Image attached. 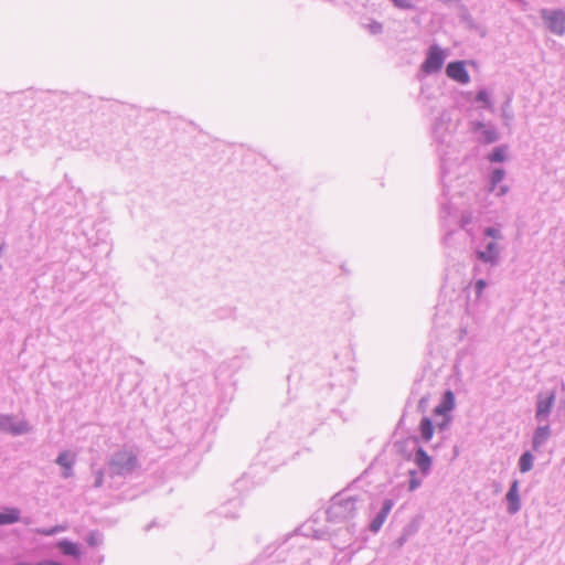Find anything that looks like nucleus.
Wrapping results in <instances>:
<instances>
[{
	"label": "nucleus",
	"instance_id": "8",
	"mask_svg": "<svg viewBox=\"0 0 565 565\" xmlns=\"http://www.w3.org/2000/svg\"><path fill=\"white\" fill-rule=\"evenodd\" d=\"M445 72L450 79L459 84L465 85L470 82V76L463 61L449 62L446 66Z\"/></svg>",
	"mask_w": 565,
	"mask_h": 565
},
{
	"label": "nucleus",
	"instance_id": "39",
	"mask_svg": "<svg viewBox=\"0 0 565 565\" xmlns=\"http://www.w3.org/2000/svg\"><path fill=\"white\" fill-rule=\"evenodd\" d=\"M438 152H439V158H440V179L444 182V180L448 173L447 160L445 158V153L440 152L439 150H438Z\"/></svg>",
	"mask_w": 565,
	"mask_h": 565
},
{
	"label": "nucleus",
	"instance_id": "12",
	"mask_svg": "<svg viewBox=\"0 0 565 565\" xmlns=\"http://www.w3.org/2000/svg\"><path fill=\"white\" fill-rule=\"evenodd\" d=\"M416 467L418 468L419 473L422 477H427L431 472V466L433 460L431 457L427 454V451L419 446L417 450L415 451V455L412 457V459Z\"/></svg>",
	"mask_w": 565,
	"mask_h": 565
},
{
	"label": "nucleus",
	"instance_id": "37",
	"mask_svg": "<svg viewBox=\"0 0 565 565\" xmlns=\"http://www.w3.org/2000/svg\"><path fill=\"white\" fill-rule=\"evenodd\" d=\"M12 422L13 417L11 415H0V430L9 433Z\"/></svg>",
	"mask_w": 565,
	"mask_h": 565
},
{
	"label": "nucleus",
	"instance_id": "25",
	"mask_svg": "<svg viewBox=\"0 0 565 565\" xmlns=\"http://www.w3.org/2000/svg\"><path fill=\"white\" fill-rule=\"evenodd\" d=\"M505 177V170L502 168H494L489 177V184H490V191H495L499 183L502 182V180Z\"/></svg>",
	"mask_w": 565,
	"mask_h": 565
},
{
	"label": "nucleus",
	"instance_id": "26",
	"mask_svg": "<svg viewBox=\"0 0 565 565\" xmlns=\"http://www.w3.org/2000/svg\"><path fill=\"white\" fill-rule=\"evenodd\" d=\"M30 431V426L28 422L20 420V422H12L11 426L9 427V433L13 436H20L28 434Z\"/></svg>",
	"mask_w": 565,
	"mask_h": 565
},
{
	"label": "nucleus",
	"instance_id": "9",
	"mask_svg": "<svg viewBox=\"0 0 565 565\" xmlns=\"http://www.w3.org/2000/svg\"><path fill=\"white\" fill-rule=\"evenodd\" d=\"M551 436H552V429H551L550 422L539 424V426L533 431L532 441H531L532 449L535 452H539L540 449L551 438Z\"/></svg>",
	"mask_w": 565,
	"mask_h": 565
},
{
	"label": "nucleus",
	"instance_id": "1",
	"mask_svg": "<svg viewBox=\"0 0 565 565\" xmlns=\"http://www.w3.org/2000/svg\"><path fill=\"white\" fill-rule=\"evenodd\" d=\"M139 468V460L132 450L115 451L106 463V475L110 480L109 488H119Z\"/></svg>",
	"mask_w": 565,
	"mask_h": 565
},
{
	"label": "nucleus",
	"instance_id": "11",
	"mask_svg": "<svg viewBox=\"0 0 565 565\" xmlns=\"http://www.w3.org/2000/svg\"><path fill=\"white\" fill-rule=\"evenodd\" d=\"M394 507L393 499H384L381 505V509L375 514V516L370 522L369 529L371 532L376 533L381 530L383 523L385 522L387 515Z\"/></svg>",
	"mask_w": 565,
	"mask_h": 565
},
{
	"label": "nucleus",
	"instance_id": "46",
	"mask_svg": "<svg viewBox=\"0 0 565 565\" xmlns=\"http://www.w3.org/2000/svg\"><path fill=\"white\" fill-rule=\"evenodd\" d=\"M562 407H565V401H561L558 406V412H561Z\"/></svg>",
	"mask_w": 565,
	"mask_h": 565
},
{
	"label": "nucleus",
	"instance_id": "15",
	"mask_svg": "<svg viewBox=\"0 0 565 565\" xmlns=\"http://www.w3.org/2000/svg\"><path fill=\"white\" fill-rule=\"evenodd\" d=\"M241 505L242 500L239 498L231 499L217 509V514L225 519L234 520L238 518V510Z\"/></svg>",
	"mask_w": 565,
	"mask_h": 565
},
{
	"label": "nucleus",
	"instance_id": "23",
	"mask_svg": "<svg viewBox=\"0 0 565 565\" xmlns=\"http://www.w3.org/2000/svg\"><path fill=\"white\" fill-rule=\"evenodd\" d=\"M478 127L481 130V140L484 143H493L499 140V134L494 127H486L484 124L478 122Z\"/></svg>",
	"mask_w": 565,
	"mask_h": 565
},
{
	"label": "nucleus",
	"instance_id": "16",
	"mask_svg": "<svg viewBox=\"0 0 565 565\" xmlns=\"http://www.w3.org/2000/svg\"><path fill=\"white\" fill-rule=\"evenodd\" d=\"M446 114L443 111L438 118H436L433 125V137L434 140L440 145L446 142Z\"/></svg>",
	"mask_w": 565,
	"mask_h": 565
},
{
	"label": "nucleus",
	"instance_id": "32",
	"mask_svg": "<svg viewBox=\"0 0 565 565\" xmlns=\"http://www.w3.org/2000/svg\"><path fill=\"white\" fill-rule=\"evenodd\" d=\"M483 236L492 238V241H494V242L503 239V235H502L500 228H498L495 226L484 227Z\"/></svg>",
	"mask_w": 565,
	"mask_h": 565
},
{
	"label": "nucleus",
	"instance_id": "18",
	"mask_svg": "<svg viewBox=\"0 0 565 565\" xmlns=\"http://www.w3.org/2000/svg\"><path fill=\"white\" fill-rule=\"evenodd\" d=\"M418 431H419V436H417V437L419 438V443L420 441L428 443L433 438V435L435 431V425H434L433 420L429 417L424 416L420 419V423L418 426Z\"/></svg>",
	"mask_w": 565,
	"mask_h": 565
},
{
	"label": "nucleus",
	"instance_id": "10",
	"mask_svg": "<svg viewBox=\"0 0 565 565\" xmlns=\"http://www.w3.org/2000/svg\"><path fill=\"white\" fill-rule=\"evenodd\" d=\"M507 510L511 515L516 514L521 510V498L519 494V480L513 479L505 494Z\"/></svg>",
	"mask_w": 565,
	"mask_h": 565
},
{
	"label": "nucleus",
	"instance_id": "43",
	"mask_svg": "<svg viewBox=\"0 0 565 565\" xmlns=\"http://www.w3.org/2000/svg\"><path fill=\"white\" fill-rule=\"evenodd\" d=\"M427 403H428V398L426 396L420 397V399L418 402V409L424 413L426 409Z\"/></svg>",
	"mask_w": 565,
	"mask_h": 565
},
{
	"label": "nucleus",
	"instance_id": "42",
	"mask_svg": "<svg viewBox=\"0 0 565 565\" xmlns=\"http://www.w3.org/2000/svg\"><path fill=\"white\" fill-rule=\"evenodd\" d=\"M454 234V231L452 230H449L445 233L444 237H443V244L448 246L450 245V241H451V236Z\"/></svg>",
	"mask_w": 565,
	"mask_h": 565
},
{
	"label": "nucleus",
	"instance_id": "21",
	"mask_svg": "<svg viewBox=\"0 0 565 565\" xmlns=\"http://www.w3.org/2000/svg\"><path fill=\"white\" fill-rule=\"evenodd\" d=\"M20 510L18 508H3L0 511V525L14 524L20 521Z\"/></svg>",
	"mask_w": 565,
	"mask_h": 565
},
{
	"label": "nucleus",
	"instance_id": "41",
	"mask_svg": "<svg viewBox=\"0 0 565 565\" xmlns=\"http://www.w3.org/2000/svg\"><path fill=\"white\" fill-rule=\"evenodd\" d=\"M409 539L402 532L401 535L396 539L395 545L397 547H402Z\"/></svg>",
	"mask_w": 565,
	"mask_h": 565
},
{
	"label": "nucleus",
	"instance_id": "45",
	"mask_svg": "<svg viewBox=\"0 0 565 565\" xmlns=\"http://www.w3.org/2000/svg\"><path fill=\"white\" fill-rule=\"evenodd\" d=\"M156 525V521H152L151 523H149L146 527H145V531L148 532L151 527H153Z\"/></svg>",
	"mask_w": 565,
	"mask_h": 565
},
{
	"label": "nucleus",
	"instance_id": "35",
	"mask_svg": "<svg viewBox=\"0 0 565 565\" xmlns=\"http://www.w3.org/2000/svg\"><path fill=\"white\" fill-rule=\"evenodd\" d=\"M391 1L398 9H403V10L415 9V4H414L413 0H391Z\"/></svg>",
	"mask_w": 565,
	"mask_h": 565
},
{
	"label": "nucleus",
	"instance_id": "34",
	"mask_svg": "<svg viewBox=\"0 0 565 565\" xmlns=\"http://www.w3.org/2000/svg\"><path fill=\"white\" fill-rule=\"evenodd\" d=\"M95 480H94V488H102L105 483V479L108 478L106 475V467L103 469H98L95 471Z\"/></svg>",
	"mask_w": 565,
	"mask_h": 565
},
{
	"label": "nucleus",
	"instance_id": "5",
	"mask_svg": "<svg viewBox=\"0 0 565 565\" xmlns=\"http://www.w3.org/2000/svg\"><path fill=\"white\" fill-rule=\"evenodd\" d=\"M541 17L546 24L550 32L556 35H563L565 33V11L543 9Z\"/></svg>",
	"mask_w": 565,
	"mask_h": 565
},
{
	"label": "nucleus",
	"instance_id": "13",
	"mask_svg": "<svg viewBox=\"0 0 565 565\" xmlns=\"http://www.w3.org/2000/svg\"><path fill=\"white\" fill-rule=\"evenodd\" d=\"M75 461H76L75 455L67 450H63L57 455V457L55 459V463L63 468V471L61 473L62 478L68 479L71 477H73V475H74L73 467L75 465Z\"/></svg>",
	"mask_w": 565,
	"mask_h": 565
},
{
	"label": "nucleus",
	"instance_id": "22",
	"mask_svg": "<svg viewBox=\"0 0 565 565\" xmlns=\"http://www.w3.org/2000/svg\"><path fill=\"white\" fill-rule=\"evenodd\" d=\"M508 157V146L507 145H500L498 147H494L491 152L488 154V160L491 163H501L507 160Z\"/></svg>",
	"mask_w": 565,
	"mask_h": 565
},
{
	"label": "nucleus",
	"instance_id": "36",
	"mask_svg": "<svg viewBox=\"0 0 565 565\" xmlns=\"http://www.w3.org/2000/svg\"><path fill=\"white\" fill-rule=\"evenodd\" d=\"M452 417L451 416H443V419L436 424V428L438 429V433H444L448 430L450 424H451Z\"/></svg>",
	"mask_w": 565,
	"mask_h": 565
},
{
	"label": "nucleus",
	"instance_id": "17",
	"mask_svg": "<svg viewBox=\"0 0 565 565\" xmlns=\"http://www.w3.org/2000/svg\"><path fill=\"white\" fill-rule=\"evenodd\" d=\"M458 18L460 23H462L468 30L480 31V34L482 36L484 35V31L482 30L481 25L475 21L469 10L465 6L460 7Z\"/></svg>",
	"mask_w": 565,
	"mask_h": 565
},
{
	"label": "nucleus",
	"instance_id": "7",
	"mask_svg": "<svg viewBox=\"0 0 565 565\" xmlns=\"http://www.w3.org/2000/svg\"><path fill=\"white\" fill-rule=\"evenodd\" d=\"M419 446V438L417 436H409L394 443L396 454L405 460H411Z\"/></svg>",
	"mask_w": 565,
	"mask_h": 565
},
{
	"label": "nucleus",
	"instance_id": "4",
	"mask_svg": "<svg viewBox=\"0 0 565 565\" xmlns=\"http://www.w3.org/2000/svg\"><path fill=\"white\" fill-rule=\"evenodd\" d=\"M445 60V51L439 45L433 44L428 47L419 71L425 75L438 73L443 68Z\"/></svg>",
	"mask_w": 565,
	"mask_h": 565
},
{
	"label": "nucleus",
	"instance_id": "14",
	"mask_svg": "<svg viewBox=\"0 0 565 565\" xmlns=\"http://www.w3.org/2000/svg\"><path fill=\"white\" fill-rule=\"evenodd\" d=\"M455 407V395L450 390H447L440 403L434 408L433 414L435 416H451L450 412Z\"/></svg>",
	"mask_w": 565,
	"mask_h": 565
},
{
	"label": "nucleus",
	"instance_id": "3",
	"mask_svg": "<svg viewBox=\"0 0 565 565\" xmlns=\"http://www.w3.org/2000/svg\"><path fill=\"white\" fill-rule=\"evenodd\" d=\"M555 390L542 391L537 393L534 413V419L537 424L550 422L552 411L555 406Z\"/></svg>",
	"mask_w": 565,
	"mask_h": 565
},
{
	"label": "nucleus",
	"instance_id": "33",
	"mask_svg": "<svg viewBox=\"0 0 565 565\" xmlns=\"http://www.w3.org/2000/svg\"><path fill=\"white\" fill-rule=\"evenodd\" d=\"M329 387L331 391H334L333 401L335 403L344 401V398L347 396V391L343 385H335L333 383H330Z\"/></svg>",
	"mask_w": 565,
	"mask_h": 565
},
{
	"label": "nucleus",
	"instance_id": "29",
	"mask_svg": "<svg viewBox=\"0 0 565 565\" xmlns=\"http://www.w3.org/2000/svg\"><path fill=\"white\" fill-rule=\"evenodd\" d=\"M409 475V481H408V490L415 491L418 489L423 483V478L418 477V471L415 469H412L408 471Z\"/></svg>",
	"mask_w": 565,
	"mask_h": 565
},
{
	"label": "nucleus",
	"instance_id": "19",
	"mask_svg": "<svg viewBox=\"0 0 565 565\" xmlns=\"http://www.w3.org/2000/svg\"><path fill=\"white\" fill-rule=\"evenodd\" d=\"M57 547H58L60 552L66 556L79 558L82 555L79 545L77 543H74V542L67 540V539H63V540L58 541Z\"/></svg>",
	"mask_w": 565,
	"mask_h": 565
},
{
	"label": "nucleus",
	"instance_id": "47",
	"mask_svg": "<svg viewBox=\"0 0 565 565\" xmlns=\"http://www.w3.org/2000/svg\"><path fill=\"white\" fill-rule=\"evenodd\" d=\"M470 292L467 295V298H468V305L470 303Z\"/></svg>",
	"mask_w": 565,
	"mask_h": 565
},
{
	"label": "nucleus",
	"instance_id": "48",
	"mask_svg": "<svg viewBox=\"0 0 565 565\" xmlns=\"http://www.w3.org/2000/svg\"><path fill=\"white\" fill-rule=\"evenodd\" d=\"M344 532H345L347 534H349V527H348V526H345V527H344Z\"/></svg>",
	"mask_w": 565,
	"mask_h": 565
},
{
	"label": "nucleus",
	"instance_id": "27",
	"mask_svg": "<svg viewBox=\"0 0 565 565\" xmlns=\"http://www.w3.org/2000/svg\"><path fill=\"white\" fill-rule=\"evenodd\" d=\"M419 527H420V518L419 516H416V518H413L404 527H403V533L408 537L411 539L412 536H414L418 531H419Z\"/></svg>",
	"mask_w": 565,
	"mask_h": 565
},
{
	"label": "nucleus",
	"instance_id": "31",
	"mask_svg": "<svg viewBox=\"0 0 565 565\" xmlns=\"http://www.w3.org/2000/svg\"><path fill=\"white\" fill-rule=\"evenodd\" d=\"M104 536L99 531H90L86 537V543L92 546L96 547L103 543Z\"/></svg>",
	"mask_w": 565,
	"mask_h": 565
},
{
	"label": "nucleus",
	"instance_id": "24",
	"mask_svg": "<svg viewBox=\"0 0 565 565\" xmlns=\"http://www.w3.org/2000/svg\"><path fill=\"white\" fill-rule=\"evenodd\" d=\"M533 462H534V456L532 455V452L530 450L524 451L520 456L519 462H518V467H519L520 472L526 473L530 470H532Z\"/></svg>",
	"mask_w": 565,
	"mask_h": 565
},
{
	"label": "nucleus",
	"instance_id": "44",
	"mask_svg": "<svg viewBox=\"0 0 565 565\" xmlns=\"http://www.w3.org/2000/svg\"><path fill=\"white\" fill-rule=\"evenodd\" d=\"M449 206L447 203H441V213L443 214H449V211H448Z\"/></svg>",
	"mask_w": 565,
	"mask_h": 565
},
{
	"label": "nucleus",
	"instance_id": "20",
	"mask_svg": "<svg viewBox=\"0 0 565 565\" xmlns=\"http://www.w3.org/2000/svg\"><path fill=\"white\" fill-rule=\"evenodd\" d=\"M477 225V218L471 211H462L459 218V227L466 231L469 235H473Z\"/></svg>",
	"mask_w": 565,
	"mask_h": 565
},
{
	"label": "nucleus",
	"instance_id": "2",
	"mask_svg": "<svg viewBox=\"0 0 565 565\" xmlns=\"http://www.w3.org/2000/svg\"><path fill=\"white\" fill-rule=\"evenodd\" d=\"M360 499L356 495H347L341 492L331 499L327 510V519L330 522H344L354 518Z\"/></svg>",
	"mask_w": 565,
	"mask_h": 565
},
{
	"label": "nucleus",
	"instance_id": "30",
	"mask_svg": "<svg viewBox=\"0 0 565 565\" xmlns=\"http://www.w3.org/2000/svg\"><path fill=\"white\" fill-rule=\"evenodd\" d=\"M488 282L486 279H477L472 286V292L475 295V300L479 301L482 297L484 289L487 288Z\"/></svg>",
	"mask_w": 565,
	"mask_h": 565
},
{
	"label": "nucleus",
	"instance_id": "40",
	"mask_svg": "<svg viewBox=\"0 0 565 565\" xmlns=\"http://www.w3.org/2000/svg\"><path fill=\"white\" fill-rule=\"evenodd\" d=\"M509 192V186L503 184V185H499L497 186L495 189V194L497 196H503L505 195L507 193Z\"/></svg>",
	"mask_w": 565,
	"mask_h": 565
},
{
	"label": "nucleus",
	"instance_id": "38",
	"mask_svg": "<svg viewBox=\"0 0 565 565\" xmlns=\"http://www.w3.org/2000/svg\"><path fill=\"white\" fill-rule=\"evenodd\" d=\"M365 28L373 35H376V34H380L383 32V24L377 21H372L371 23L366 24Z\"/></svg>",
	"mask_w": 565,
	"mask_h": 565
},
{
	"label": "nucleus",
	"instance_id": "6",
	"mask_svg": "<svg viewBox=\"0 0 565 565\" xmlns=\"http://www.w3.org/2000/svg\"><path fill=\"white\" fill-rule=\"evenodd\" d=\"M500 247L497 242H484L479 248L476 249V256L479 260L491 266H497L500 263Z\"/></svg>",
	"mask_w": 565,
	"mask_h": 565
},
{
	"label": "nucleus",
	"instance_id": "28",
	"mask_svg": "<svg viewBox=\"0 0 565 565\" xmlns=\"http://www.w3.org/2000/svg\"><path fill=\"white\" fill-rule=\"evenodd\" d=\"M475 102L481 104L482 108H491L492 107V100L490 98V95L486 88H481L478 90Z\"/></svg>",
	"mask_w": 565,
	"mask_h": 565
}]
</instances>
